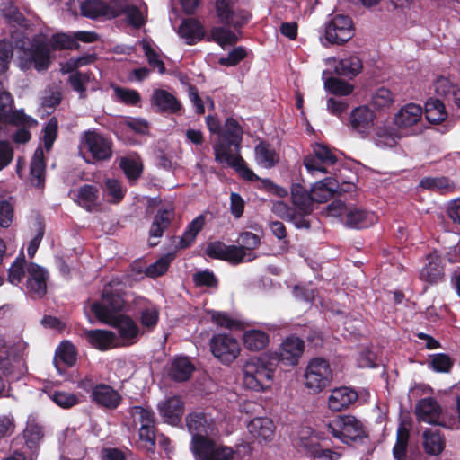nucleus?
Masks as SVG:
<instances>
[{"instance_id":"30","label":"nucleus","mask_w":460,"mask_h":460,"mask_svg":"<svg viewBox=\"0 0 460 460\" xmlns=\"http://www.w3.org/2000/svg\"><path fill=\"white\" fill-rule=\"evenodd\" d=\"M422 445L428 455L438 456L446 447V439L439 430L428 428L422 432Z\"/></svg>"},{"instance_id":"61","label":"nucleus","mask_w":460,"mask_h":460,"mask_svg":"<svg viewBox=\"0 0 460 460\" xmlns=\"http://www.w3.org/2000/svg\"><path fill=\"white\" fill-rule=\"evenodd\" d=\"M92 79V74L76 72L69 76V83L73 89L80 93L81 97L84 96L86 85Z\"/></svg>"},{"instance_id":"16","label":"nucleus","mask_w":460,"mask_h":460,"mask_svg":"<svg viewBox=\"0 0 460 460\" xmlns=\"http://www.w3.org/2000/svg\"><path fill=\"white\" fill-rule=\"evenodd\" d=\"M80 9L82 15L90 19L114 18L119 16L123 11L115 1L107 4L101 0H84L80 3Z\"/></svg>"},{"instance_id":"9","label":"nucleus","mask_w":460,"mask_h":460,"mask_svg":"<svg viewBox=\"0 0 460 460\" xmlns=\"http://www.w3.org/2000/svg\"><path fill=\"white\" fill-rule=\"evenodd\" d=\"M82 154L89 153L95 161L109 160L112 155V143L96 131H86L80 143Z\"/></svg>"},{"instance_id":"21","label":"nucleus","mask_w":460,"mask_h":460,"mask_svg":"<svg viewBox=\"0 0 460 460\" xmlns=\"http://www.w3.org/2000/svg\"><path fill=\"white\" fill-rule=\"evenodd\" d=\"M27 289L34 297H42L47 291L46 279L48 273L42 267L31 262L27 266Z\"/></svg>"},{"instance_id":"12","label":"nucleus","mask_w":460,"mask_h":460,"mask_svg":"<svg viewBox=\"0 0 460 460\" xmlns=\"http://www.w3.org/2000/svg\"><path fill=\"white\" fill-rule=\"evenodd\" d=\"M236 2L237 0H216V14L221 23L238 28L248 22L250 14L237 8Z\"/></svg>"},{"instance_id":"59","label":"nucleus","mask_w":460,"mask_h":460,"mask_svg":"<svg viewBox=\"0 0 460 460\" xmlns=\"http://www.w3.org/2000/svg\"><path fill=\"white\" fill-rule=\"evenodd\" d=\"M311 156H315L320 163L323 164L333 165L337 162V157L332 153V151L324 145L315 144L313 146V153Z\"/></svg>"},{"instance_id":"64","label":"nucleus","mask_w":460,"mask_h":460,"mask_svg":"<svg viewBox=\"0 0 460 460\" xmlns=\"http://www.w3.org/2000/svg\"><path fill=\"white\" fill-rule=\"evenodd\" d=\"M119 164L129 180L137 179L142 172V164L137 160L122 158Z\"/></svg>"},{"instance_id":"28","label":"nucleus","mask_w":460,"mask_h":460,"mask_svg":"<svg viewBox=\"0 0 460 460\" xmlns=\"http://www.w3.org/2000/svg\"><path fill=\"white\" fill-rule=\"evenodd\" d=\"M377 221L374 212L361 209L356 207H349L345 219L346 226L353 228H367Z\"/></svg>"},{"instance_id":"3","label":"nucleus","mask_w":460,"mask_h":460,"mask_svg":"<svg viewBox=\"0 0 460 460\" xmlns=\"http://www.w3.org/2000/svg\"><path fill=\"white\" fill-rule=\"evenodd\" d=\"M456 418L447 417L439 402L433 397L419 400L414 409L418 421L449 429H460V396L456 400Z\"/></svg>"},{"instance_id":"5","label":"nucleus","mask_w":460,"mask_h":460,"mask_svg":"<svg viewBox=\"0 0 460 460\" xmlns=\"http://www.w3.org/2000/svg\"><path fill=\"white\" fill-rule=\"evenodd\" d=\"M19 49L22 50L18 59L22 70L33 66L38 72L45 71L50 65V49L46 40L34 38L29 46L22 42Z\"/></svg>"},{"instance_id":"11","label":"nucleus","mask_w":460,"mask_h":460,"mask_svg":"<svg viewBox=\"0 0 460 460\" xmlns=\"http://www.w3.org/2000/svg\"><path fill=\"white\" fill-rule=\"evenodd\" d=\"M210 350L222 364L230 365L239 356L241 347L238 341L232 335L218 333L209 341Z\"/></svg>"},{"instance_id":"40","label":"nucleus","mask_w":460,"mask_h":460,"mask_svg":"<svg viewBox=\"0 0 460 460\" xmlns=\"http://www.w3.org/2000/svg\"><path fill=\"white\" fill-rule=\"evenodd\" d=\"M428 263L420 271V279L429 283L438 281L443 277V267L439 256L431 254L428 258Z\"/></svg>"},{"instance_id":"57","label":"nucleus","mask_w":460,"mask_h":460,"mask_svg":"<svg viewBox=\"0 0 460 460\" xmlns=\"http://www.w3.org/2000/svg\"><path fill=\"white\" fill-rule=\"evenodd\" d=\"M129 413L133 418L134 422L140 423V426L155 422V414L149 408L133 406L130 408Z\"/></svg>"},{"instance_id":"35","label":"nucleus","mask_w":460,"mask_h":460,"mask_svg":"<svg viewBox=\"0 0 460 460\" xmlns=\"http://www.w3.org/2000/svg\"><path fill=\"white\" fill-rule=\"evenodd\" d=\"M205 222V217L199 215L189 223L182 235L179 238L176 247L179 249H186L191 246L199 233L203 229Z\"/></svg>"},{"instance_id":"63","label":"nucleus","mask_w":460,"mask_h":460,"mask_svg":"<svg viewBox=\"0 0 460 460\" xmlns=\"http://www.w3.org/2000/svg\"><path fill=\"white\" fill-rule=\"evenodd\" d=\"M52 45L56 49H74L79 48V44L76 42L75 35L66 33H58L54 35L52 37Z\"/></svg>"},{"instance_id":"55","label":"nucleus","mask_w":460,"mask_h":460,"mask_svg":"<svg viewBox=\"0 0 460 460\" xmlns=\"http://www.w3.org/2000/svg\"><path fill=\"white\" fill-rule=\"evenodd\" d=\"M173 258L174 255L171 253L163 256L162 258H160L155 262H154L153 264L146 268V274L151 278H155L163 275L167 271L168 267L171 261L173 260Z\"/></svg>"},{"instance_id":"46","label":"nucleus","mask_w":460,"mask_h":460,"mask_svg":"<svg viewBox=\"0 0 460 460\" xmlns=\"http://www.w3.org/2000/svg\"><path fill=\"white\" fill-rule=\"evenodd\" d=\"M394 95L386 87H380L372 94L371 105L377 111L389 109L394 103Z\"/></svg>"},{"instance_id":"8","label":"nucleus","mask_w":460,"mask_h":460,"mask_svg":"<svg viewBox=\"0 0 460 460\" xmlns=\"http://www.w3.org/2000/svg\"><path fill=\"white\" fill-rule=\"evenodd\" d=\"M328 430L343 443L355 441L365 435L364 425L352 415H341L328 424Z\"/></svg>"},{"instance_id":"37","label":"nucleus","mask_w":460,"mask_h":460,"mask_svg":"<svg viewBox=\"0 0 460 460\" xmlns=\"http://www.w3.org/2000/svg\"><path fill=\"white\" fill-rule=\"evenodd\" d=\"M31 182L36 187H42L45 181L44 153L41 147H38L31 159L30 167Z\"/></svg>"},{"instance_id":"34","label":"nucleus","mask_w":460,"mask_h":460,"mask_svg":"<svg viewBox=\"0 0 460 460\" xmlns=\"http://www.w3.org/2000/svg\"><path fill=\"white\" fill-rule=\"evenodd\" d=\"M174 219V210L172 208L159 209L154 217L149 229L150 237L159 238Z\"/></svg>"},{"instance_id":"15","label":"nucleus","mask_w":460,"mask_h":460,"mask_svg":"<svg viewBox=\"0 0 460 460\" xmlns=\"http://www.w3.org/2000/svg\"><path fill=\"white\" fill-rule=\"evenodd\" d=\"M376 115L367 106L353 109L349 114V127L351 131L365 138L373 130Z\"/></svg>"},{"instance_id":"7","label":"nucleus","mask_w":460,"mask_h":460,"mask_svg":"<svg viewBox=\"0 0 460 460\" xmlns=\"http://www.w3.org/2000/svg\"><path fill=\"white\" fill-rule=\"evenodd\" d=\"M353 37V23L349 16L336 14L325 23L324 38L322 44L341 45Z\"/></svg>"},{"instance_id":"50","label":"nucleus","mask_w":460,"mask_h":460,"mask_svg":"<svg viewBox=\"0 0 460 460\" xmlns=\"http://www.w3.org/2000/svg\"><path fill=\"white\" fill-rule=\"evenodd\" d=\"M112 89L117 102L130 106L137 105L140 102V94L134 89L123 88L118 85H113Z\"/></svg>"},{"instance_id":"38","label":"nucleus","mask_w":460,"mask_h":460,"mask_svg":"<svg viewBox=\"0 0 460 460\" xmlns=\"http://www.w3.org/2000/svg\"><path fill=\"white\" fill-rule=\"evenodd\" d=\"M178 32L189 45L199 41L205 34L202 25L194 19L184 20L179 27Z\"/></svg>"},{"instance_id":"44","label":"nucleus","mask_w":460,"mask_h":460,"mask_svg":"<svg viewBox=\"0 0 460 460\" xmlns=\"http://www.w3.org/2000/svg\"><path fill=\"white\" fill-rule=\"evenodd\" d=\"M43 437L44 433L41 426L34 421L27 422L26 428L23 430V438L29 449H37Z\"/></svg>"},{"instance_id":"41","label":"nucleus","mask_w":460,"mask_h":460,"mask_svg":"<svg viewBox=\"0 0 460 460\" xmlns=\"http://www.w3.org/2000/svg\"><path fill=\"white\" fill-rule=\"evenodd\" d=\"M244 347L252 351L263 349L269 343V335L260 330H248L243 335Z\"/></svg>"},{"instance_id":"23","label":"nucleus","mask_w":460,"mask_h":460,"mask_svg":"<svg viewBox=\"0 0 460 460\" xmlns=\"http://www.w3.org/2000/svg\"><path fill=\"white\" fill-rule=\"evenodd\" d=\"M87 341L95 349L107 350L120 346L116 334L107 330H88L84 332Z\"/></svg>"},{"instance_id":"18","label":"nucleus","mask_w":460,"mask_h":460,"mask_svg":"<svg viewBox=\"0 0 460 460\" xmlns=\"http://www.w3.org/2000/svg\"><path fill=\"white\" fill-rule=\"evenodd\" d=\"M305 344L297 337H288L274 353L276 359L287 366H296L303 354Z\"/></svg>"},{"instance_id":"1","label":"nucleus","mask_w":460,"mask_h":460,"mask_svg":"<svg viewBox=\"0 0 460 460\" xmlns=\"http://www.w3.org/2000/svg\"><path fill=\"white\" fill-rule=\"evenodd\" d=\"M124 284L118 279H112L103 287L102 302L91 305V311L96 318L118 330L120 345L135 344L140 335L137 323L129 316L118 314L126 309Z\"/></svg>"},{"instance_id":"14","label":"nucleus","mask_w":460,"mask_h":460,"mask_svg":"<svg viewBox=\"0 0 460 460\" xmlns=\"http://www.w3.org/2000/svg\"><path fill=\"white\" fill-rule=\"evenodd\" d=\"M58 440L62 460H80L84 456V447L75 429H66Z\"/></svg>"},{"instance_id":"45","label":"nucleus","mask_w":460,"mask_h":460,"mask_svg":"<svg viewBox=\"0 0 460 460\" xmlns=\"http://www.w3.org/2000/svg\"><path fill=\"white\" fill-rule=\"evenodd\" d=\"M426 119L431 123H439L447 118L444 103L438 99H430L425 104Z\"/></svg>"},{"instance_id":"19","label":"nucleus","mask_w":460,"mask_h":460,"mask_svg":"<svg viewBox=\"0 0 460 460\" xmlns=\"http://www.w3.org/2000/svg\"><path fill=\"white\" fill-rule=\"evenodd\" d=\"M423 111L420 105L408 103L402 106L394 117V126L402 132L417 125L422 118Z\"/></svg>"},{"instance_id":"51","label":"nucleus","mask_w":460,"mask_h":460,"mask_svg":"<svg viewBox=\"0 0 460 460\" xmlns=\"http://www.w3.org/2000/svg\"><path fill=\"white\" fill-rule=\"evenodd\" d=\"M138 437L141 447L148 452H153L155 446V422L147 425H141L138 429Z\"/></svg>"},{"instance_id":"43","label":"nucleus","mask_w":460,"mask_h":460,"mask_svg":"<svg viewBox=\"0 0 460 460\" xmlns=\"http://www.w3.org/2000/svg\"><path fill=\"white\" fill-rule=\"evenodd\" d=\"M361 60L355 56L341 59L338 65L335 66V73L339 75L346 77H355L362 70Z\"/></svg>"},{"instance_id":"4","label":"nucleus","mask_w":460,"mask_h":460,"mask_svg":"<svg viewBox=\"0 0 460 460\" xmlns=\"http://www.w3.org/2000/svg\"><path fill=\"white\" fill-rule=\"evenodd\" d=\"M243 385L250 390L261 392L268 389L274 377V370L264 358H252L242 367Z\"/></svg>"},{"instance_id":"20","label":"nucleus","mask_w":460,"mask_h":460,"mask_svg":"<svg viewBox=\"0 0 460 460\" xmlns=\"http://www.w3.org/2000/svg\"><path fill=\"white\" fill-rule=\"evenodd\" d=\"M189 431L192 435L190 450L195 448L196 440H209L208 435L212 433V427L203 413H190L186 418Z\"/></svg>"},{"instance_id":"62","label":"nucleus","mask_w":460,"mask_h":460,"mask_svg":"<svg viewBox=\"0 0 460 460\" xmlns=\"http://www.w3.org/2000/svg\"><path fill=\"white\" fill-rule=\"evenodd\" d=\"M13 48L12 42L0 40V74L4 73L9 68V64L13 58Z\"/></svg>"},{"instance_id":"22","label":"nucleus","mask_w":460,"mask_h":460,"mask_svg":"<svg viewBox=\"0 0 460 460\" xmlns=\"http://www.w3.org/2000/svg\"><path fill=\"white\" fill-rule=\"evenodd\" d=\"M297 447L313 460H338L341 456L338 452L321 448L314 437H301Z\"/></svg>"},{"instance_id":"29","label":"nucleus","mask_w":460,"mask_h":460,"mask_svg":"<svg viewBox=\"0 0 460 460\" xmlns=\"http://www.w3.org/2000/svg\"><path fill=\"white\" fill-rule=\"evenodd\" d=\"M76 362V350L75 346L69 341H63L57 348L54 365L60 375L65 372L66 367H72Z\"/></svg>"},{"instance_id":"39","label":"nucleus","mask_w":460,"mask_h":460,"mask_svg":"<svg viewBox=\"0 0 460 460\" xmlns=\"http://www.w3.org/2000/svg\"><path fill=\"white\" fill-rule=\"evenodd\" d=\"M151 101L162 111L175 113L181 109V103L177 99L165 90H155Z\"/></svg>"},{"instance_id":"26","label":"nucleus","mask_w":460,"mask_h":460,"mask_svg":"<svg viewBox=\"0 0 460 460\" xmlns=\"http://www.w3.org/2000/svg\"><path fill=\"white\" fill-rule=\"evenodd\" d=\"M248 431L260 443L269 442L274 437L275 426L268 418H255L248 424Z\"/></svg>"},{"instance_id":"10","label":"nucleus","mask_w":460,"mask_h":460,"mask_svg":"<svg viewBox=\"0 0 460 460\" xmlns=\"http://www.w3.org/2000/svg\"><path fill=\"white\" fill-rule=\"evenodd\" d=\"M206 253L210 258L226 261L233 264L250 262L257 258L253 252H246L244 248L237 245H226L222 242L210 243Z\"/></svg>"},{"instance_id":"25","label":"nucleus","mask_w":460,"mask_h":460,"mask_svg":"<svg viewBox=\"0 0 460 460\" xmlns=\"http://www.w3.org/2000/svg\"><path fill=\"white\" fill-rule=\"evenodd\" d=\"M160 415L165 422L175 425L183 414V402L178 396H172L158 405Z\"/></svg>"},{"instance_id":"33","label":"nucleus","mask_w":460,"mask_h":460,"mask_svg":"<svg viewBox=\"0 0 460 460\" xmlns=\"http://www.w3.org/2000/svg\"><path fill=\"white\" fill-rule=\"evenodd\" d=\"M194 370V366L187 357L175 358L169 367V376L177 382L188 380Z\"/></svg>"},{"instance_id":"31","label":"nucleus","mask_w":460,"mask_h":460,"mask_svg":"<svg viewBox=\"0 0 460 460\" xmlns=\"http://www.w3.org/2000/svg\"><path fill=\"white\" fill-rule=\"evenodd\" d=\"M254 155L257 164L265 169H270L279 162V155L275 148L263 141L255 146Z\"/></svg>"},{"instance_id":"60","label":"nucleus","mask_w":460,"mask_h":460,"mask_svg":"<svg viewBox=\"0 0 460 460\" xmlns=\"http://www.w3.org/2000/svg\"><path fill=\"white\" fill-rule=\"evenodd\" d=\"M58 122L57 118L52 117L46 126L44 127L43 132V142L45 148L49 151L51 149L53 143L55 142L58 135Z\"/></svg>"},{"instance_id":"36","label":"nucleus","mask_w":460,"mask_h":460,"mask_svg":"<svg viewBox=\"0 0 460 460\" xmlns=\"http://www.w3.org/2000/svg\"><path fill=\"white\" fill-rule=\"evenodd\" d=\"M291 198L293 205L300 214L311 213L314 203L312 192L308 193L303 186L296 184L291 189Z\"/></svg>"},{"instance_id":"47","label":"nucleus","mask_w":460,"mask_h":460,"mask_svg":"<svg viewBox=\"0 0 460 460\" xmlns=\"http://www.w3.org/2000/svg\"><path fill=\"white\" fill-rule=\"evenodd\" d=\"M28 265L29 263L26 261L24 254L21 252L8 270V281L13 285L21 283L25 273H27Z\"/></svg>"},{"instance_id":"42","label":"nucleus","mask_w":460,"mask_h":460,"mask_svg":"<svg viewBox=\"0 0 460 460\" xmlns=\"http://www.w3.org/2000/svg\"><path fill=\"white\" fill-rule=\"evenodd\" d=\"M420 185L421 188L436 191L440 194H446L453 191L454 183L447 177H425L421 179Z\"/></svg>"},{"instance_id":"17","label":"nucleus","mask_w":460,"mask_h":460,"mask_svg":"<svg viewBox=\"0 0 460 460\" xmlns=\"http://www.w3.org/2000/svg\"><path fill=\"white\" fill-rule=\"evenodd\" d=\"M92 402L106 410H116L122 402V396L112 386L106 384H98L93 387L91 393Z\"/></svg>"},{"instance_id":"32","label":"nucleus","mask_w":460,"mask_h":460,"mask_svg":"<svg viewBox=\"0 0 460 460\" xmlns=\"http://www.w3.org/2000/svg\"><path fill=\"white\" fill-rule=\"evenodd\" d=\"M405 134L401 132L396 127L379 126L375 129L374 141L379 147H393L397 141L403 137Z\"/></svg>"},{"instance_id":"2","label":"nucleus","mask_w":460,"mask_h":460,"mask_svg":"<svg viewBox=\"0 0 460 460\" xmlns=\"http://www.w3.org/2000/svg\"><path fill=\"white\" fill-rule=\"evenodd\" d=\"M242 138L243 129L239 123L234 119H226L218 141L214 146L215 160L234 168L246 180H258L259 177L247 167L240 155Z\"/></svg>"},{"instance_id":"49","label":"nucleus","mask_w":460,"mask_h":460,"mask_svg":"<svg viewBox=\"0 0 460 460\" xmlns=\"http://www.w3.org/2000/svg\"><path fill=\"white\" fill-rule=\"evenodd\" d=\"M324 88L334 95L347 96L353 92V85L348 82L336 77H330L324 80Z\"/></svg>"},{"instance_id":"6","label":"nucleus","mask_w":460,"mask_h":460,"mask_svg":"<svg viewBox=\"0 0 460 460\" xmlns=\"http://www.w3.org/2000/svg\"><path fill=\"white\" fill-rule=\"evenodd\" d=\"M304 376L305 387L313 393H319L330 385L332 372L327 360L315 358L308 362Z\"/></svg>"},{"instance_id":"24","label":"nucleus","mask_w":460,"mask_h":460,"mask_svg":"<svg viewBox=\"0 0 460 460\" xmlns=\"http://www.w3.org/2000/svg\"><path fill=\"white\" fill-rule=\"evenodd\" d=\"M357 399V392L349 387L342 386L332 391L328 399V406L332 411H341L348 408Z\"/></svg>"},{"instance_id":"53","label":"nucleus","mask_w":460,"mask_h":460,"mask_svg":"<svg viewBox=\"0 0 460 460\" xmlns=\"http://www.w3.org/2000/svg\"><path fill=\"white\" fill-rule=\"evenodd\" d=\"M49 396L58 406L63 409H68L79 403V397L73 393L54 391L49 393Z\"/></svg>"},{"instance_id":"27","label":"nucleus","mask_w":460,"mask_h":460,"mask_svg":"<svg viewBox=\"0 0 460 460\" xmlns=\"http://www.w3.org/2000/svg\"><path fill=\"white\" fill-rule=\"evenodd\" d=\"M75 195V201L87 211L92 212L100 208L99 190L96 186L84 184L77 190Z\"/></svg>"},{"instance_id":"52","label":"nucleus","mask_w":460,"mask_h":460,"mask_svg":"<svg viewBox=\"0 0 460 460\" xmlns=\"http://www.w3.org/2000/svg\"><path fill=\"white\" fill-rule=\"evenodd\" d=\"M409 436V429L405 426L401 425L397 429V440L393 449V455L396 460H403L405 458Z\"/></svg>"},{"instance_id":"56","label":"nucleus","mask_w":460,"mask_h":460,"mask_svg":"<svg viewBox=\"0 0 460 460\" xmlns=\"http://www.w3.org/2000/svg\"><path fill=\"white\" fill-rule=\"evenodd\" d=\"M105 191L110 198L109 201L112 203H119L122 200L125 195L121 183L116 179H107L105 181Z\"/></svg>"},{"instance_id":"54","label":"nucleus","mask_w":460,"mask_h":460,"mask_svg":"<svg viewBox=\"0 0 460 460\" xmlns=\"http://www.w3.org/2000/svg\"><path fill=\"white\" fill-rule=\"evenodd\" d=\"M115 4L123 8L122 13L127 14L128 22L134 27H140L144 23V17L141 11L134 5H128L124 0H116Z\"/></svg>"},{"instance_id":"13","label":"nucleus","mask_w":460,"mask_h":460,"mask_svg":"<svg viewBox=\"0 0 460 460\" xmlns=\"http://www.w3.org/2000/svg\"><path fill=\"white\" fill-rule=\"evenodd\" d=\"M191 452L196 460H233L234 456L232 448L217 445L212 439L196 440Z\"/></svg>"},{"instance_id":"48","label":"nucleus","mask_w":460,"mask_h":460,"mask_svg":"<svg viewBox=\"0 0 460 460\" xmlns=\"http://www.w3.org/2000/svg\"><path fill=\"white\" fill-rule=\"evenodd\" d=\"M210 37L223 48L226 45H234L238 40L235 32L223 26L213 27L210 30Z\"/></svg>"},{"instance_id":"58","label":"nucleus","mask_w":460,"mask_h":460,"mask_svg":"<svg viewBox=\"0 0 460 460\" xmlns=\"http://www.w3.org/2000/svg\"><path fill=\"white\" fill-rule=\"evenodd\" d=\"M20 123L22 125V128H18L13 134V140L16 143L24 144L31 138V134L26 127H32L37 125V121L31 117L22 115L20 118Z\"/></svg>"}]
</instances>
